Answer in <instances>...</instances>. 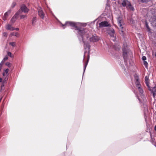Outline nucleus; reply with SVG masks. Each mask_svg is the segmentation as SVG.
<instances>
[{
  "label": "nucleus",
  "instance_id": "1",
  "mask_svg": "<svg viewBox=\"0 0 156 156\" xmlns=\"http://www.w3.org/2000/svg\"><path fill=\"white\" fill-rule=\"evenodd\" d=\"M77 30L78 34L81 36L84 46L86 45L85 49L89 48V45L88 43L89 40L90 42H97L100 40V38L96 35H89L82 28L78 29Z\"/></svg>",
  "mask_w": 156,
  "mask_h": 156
},
{
  "label": "nucleus",
  "instance_id": "2",
  "mask_svg": "<svg viewBox=\"0 0 156 156\" xmlns=\"http://www.w3.org/2000/svg\"><path fill=\"white\" fill-rule=\"evenodd\" d=\"M80 24V23H76L73 22L68 21L66 22L64 25L62 24V26L63 28H65L64 26H70L72 27H74L77 28L78 25Z\"/></svg>",
  "mask_w": 156,
  "mask_h": 156
},
{
  "label": "nucleus",
  "instance_id": "3",
  "mask_svg": "<svg viewBox=\"0 0 156 156\" xmlns=\"http://www.w3.org/2000/svg\"><path fill=\"white\" fill-rule=\"evenodd\" d=\"M117 21L118 25L119 26V29L120 34H122L124 32V29L123 27L122 26L123 24V21L122 18L120 17H119L117 19Z\"/></svg>",
  "mask_w": 156,
  "mask_h": 156
},
{
  "label": "nucleus",
  "instance_id": "4",
  "mask_svg": "<svg viewBox=\"0 0 156 156\" xmlns=\"http://www.w3.org/2000/svg\"><path fill=\"white\" fill-rule=\"evenodd\" d=\"M123 6H126L130 10L133 11L134 10L133 7L131 5L130 2L127 0H124L122 3Z\"/></svg>",
  "mask_w": 156,
  "mask_h": 156
},
{
  "label": "nucleus",
  "instance_id": "5",
  "mask_svg": "<svg viewBox=\"0 0 156 156\" xmlns=\"http://www.w3.org/2000/svg\"><path fill=\"white\" fill-rule=\"evenodd\" d=\"M131 53L129 51L125 48H124L123 50V55L125 61H126V59L128 56Z\"/></svg>",
  "mask_w": 156,
  "mask_h": 156
},
{
  "label": "nucleus",
  "instance_id": "6",
  "mask_svg": "<svg viewBox=\"0 0 156 156\" xmlns=\"http://www.w3.org/2000/svg\"><path fill=\"white\" fill-rule=\"evenodd\" d=\"M108 34L112 38V40L114 41L116 39L114 30L113 29H110L108 30Z\"/></svg>",
  "mask_w": 156,
  "mask_h": 156
},
{
  "label": "nucleus",
  "instance_id": "7",
  "mask_svg": "<svg viewBox=\"0 0 156 156\" xmlns=\"http://www.w3.org/2000/svg\"><path fill=\"white\" fill-rule=\"evenodd\" d=\"M20 13V11H18L13 16L10 20V23H14L16 20L17 17Z\"/></svg>",
  "mask_w": 156,
  "mask_h": 156
},
{
  "label": "nucleus",
  "instance_id": "8",
  "mask_svg": "<svg viewBox=\"0 0 156 156\" xmlns=\"http://www.w3.org/2000/svg\"><path fill=\"white\" fill-rule=\"evenodd\" d=\"M38 15L42 19H44V14L41 7L38 9Z\"/></svg>",
  "mask_w": 156,
  "mask_h": 156
},
{
  "label": "nucleus",
  "instance_id": "9",
  "mask_svg": "<svg viewBox=\"0 0 156 156\" xmlns=\"http://www.w3.org/2000/svg\"><path fill=\"white\" fill-rule=\"evenodd\" d=\"M20 9L22 12L25 13L29 11V9L24 5H22L21 6Z\"/></svg>",
  "mask_w": 156,
  "mask_h": 156
},
{
  "label": "nucleus",
  "instance_id": "10",
  "mask_svg": "<svg viewBox=\"0 0 156 156\" xmlns=\"http://www.w3.org/2000/svg\"><path fill=\"white\" fill-rule=\"evenodd\" d=\"M99 27H107L109 26L108 23L106 21L102 22L99 24Z\"/></svg>",
  "mask_w": 156,
  "mask_h": 156
},
{
  "label": "nucleus",
  "instance_id": "11",
  "mask_svg": "<svg viewBox=\"0 0 156 156\" xmlns=\"http://www.w3.org/2000/svg\"><path fill=\"white\" fill-rule=\"evenodd\" d=\"M134 77L135 80V83L136 87H140L141 85L140 84L139 81V80L138 76H137L136 75Z\"/></svg>",
  "mask_w": 156,
  "mask_h": 156
},
{
  "label": "nucleus",
  "instance_id": "12",
  "mask_svg": "<svg viewBox=\"0 0 156 156\" xmlns=\"http://www.w3.org/2000/svg\"><path fill=\"white\" fill-rule=\"evenodd\" d=\"M11 12V10H9L7 12L5 13L3 17V20H7L8 16L10 14Z\"/></svg>",
  "mask_w": 156,
  "mask_h": 156
},
{
  "label": "nucleus",
  "instance_id": "13",
  "mask_svg": "<svg viewBox=\"0 0 156 156\" xmlns=\"http://www.w3.org/2000/svg\"><path fill=\"white\" fill-rule=\"evenodd\" d=\"M5 28L8 30L11 31L15 30V28L13 27L11 25L9 24H7L5 26Z\"/></svg>",
  "mask_w": 156,
  "mask_h": 156
},
{
  "label": "nucleus",
  "instance_id": "14",
  "mask_svg": "<svg viewBox=\"0 0 156 156\" xmlns=\"http://www.w3.org/2000/svg\"><path fill=\"white\" fill-rule=\"evenodd\" d=\"M145 82L147 86L149 87V77L146 76L145 78Z\"/></svg>",
  "mask_w": 156,
  "mask_h": 156
},
{
  "label": "nucleus",
  "instance_id": "15",
  "mask_svg": "<svg viewBox=\"0 0 156 156\" xmlns=\"http://www.w3.org/2000/svg\"><path fill=\"white\" fill-rule=\"evenodd\" d=\"M10 36L11 37L12 36H14L16 37H18L19 36V34L17 32H12L10 34Z\"/></svg>",
  "mask_w": 156,
  "mask_h": 156
},
{
  "label": "nucleus",
  "instance_id": "16",
  "mask_svg": "<svg viewBox=\"0 0 156 156\" xmlns=\"http://www.w3.org/2000/svg\"><path fill=\"white\" fill-rule=\"evenodd\" d=\"M9 71V69H6L5 71V72L3 73V75L4 76L7 77L8 76V75L7 74L8 73Z\"/></svg>",
  "mask_w": 156,
  "mask_h": 156
},
{
  "label": "nucleus",
  "instance_id": "17",
  "mask_svg": "<svg viewBox=\"0 0 156 156\" xmlns=\"http://www.w3.org/2000/svg\"><path fill=\"white\" fill-rule=\"evenodd\" d=\"M152 93H155L156 92V84L154 87L152 88V89H150Z\"/></svg>",
  "mask_w": 156,
  "mask_h": 156
},
{
  "label": "nucleus",
  "instance_id": "18",
  "mask_svg": "<svg viewBox=\"0 0 156 156\" xmlns=\"http://www.w3.org/2000/svg\"><path fill=\"white\" fill-rule=\"evenodd\" d=\"M36 20L37 18L36 17H34L33 18V19L32 20V23L33 26H34L35 24Z\"/></svg>",
  "mask_w": 156,
  "mask_h": 156
},
{
  "label": "nucleus",
  "instance_id": "19",
  "mask_svg": "<svg viewBox=\"0 0 156 156\" xmlns=\"http://www.w3.org/2000/svg\"><path fill=\"white\" fill-rule=\"evenodd\" d=\"M139 91L141 94H142L143 93V90L142 89L141 87V86L137 87Z\"/></svg>",
  "mask_w": 156,
  "mask_h": 156
},
{
  "label": "nucleus",
  "instance_id": "20",
  "mask_svg": "<svg viewBox=\"0 0 156 156\" xmlns=\"http://www.w3.org/2000/svg\"><path fill=\"white\" fill-rule=\"evenodd\" d=\"M88 60H87V62L86 63V64L85 65V66H84V71L85 70V69H86V67L87 65V63H88V60H89V53H88Z\"/></svg>",
  "mask_w": 156,
  "mask_h": 156
},
{
  "label": "nucleus",
  "instance_id": "21",
  "mask_svg": "<svg viewBox=\"0 0 156 156\" xmlns=\"http://www.w3.org/2000/svg\"><path fill=\"white\" fill-rule=\"evenodd\" d=\"M9 44L13 47H15L16 46V43L15 42H10L9 43Z\"/></svg>",
  "mask_w": 156,
  "mask_h": 156
},
{
  "label": "nucleus",
  "instance_id": "22",
  "mask_svg": "<svg viewBox=\"0 0 156 156\" xmlns=\"http://www.w3.org/2000/svg\"><path fill=\"white\" fill-rule=\"evenodd\" d=\"M16 2H13L11 5V8H13L16 6Z\"/></svg>",
  "mask_w": 156,
  "mask_h": 156
},
{
  "label": "nucleus",
  "instance_id": "23",
  "mask_svg": "<svg viewBox=\"0 0 156 156\" xmlns=\"http://www.w3.org/2000/svg\"><path fill=\"white\" fill-rule=\"evenodd\" d=\"M5 65L7 66L8 67H10L11 66V64L9 62H7L6 63Z\"/></svg>",
  "mask_w": 156,
  "mask_h": 156
},
{
  "label": "nucleus",
  "instance_id": "24",
  "mask_svg": "<svg viewBox=\"0 0 156 156\" xmlns=\"http://www.w3.org/2000/svg\"><path fill=\"white\" fill-rule=\"evenodd\" d=\"M144 65H145V66L146 67V68H147V65H148V63H147V62L146 61H144Z\"/></svg>",
  "mask_w": 156,
  "mask_h": 156
},
{
  "label": "nucleus",
  "instance_id": "25",
  "mask_svg": "<svg viewBox=\"0 0 156 156\" xmlns=\"http://www.w3.org/2000/svg\"><path fill=\"white\" fill-rule=\"evenodd\" d=\"M8 56L11 57H13V56L12 55L11 53L10 52H8L7 53Z\"/></svg>",
  "mask_w": 156,
  "mask_h": 156
},
{
  "label": "nucleus",
  "instance_id": "26",
  "mask_svg": "<svg viewBox=\"0 0 156 156\" xmlns=\"http://www.w3.org/2000/svg\"><path fill=\"white\" fill-rule=\"evenodd\" d=\"M20 19H23L25 18H26L27 16L26 15H21V16H20Z\"/></svg>",
  "mask_w": 156,
  "mask_h": 156
},
{
  "label": "nucleus",
  "instance_id": "27",
  "mask_svg": "<svg viewBox=\"0 0 156 156\" xmlns=\"http://www.w3.org/2000/svg\"><path fill=\"white\" fill-rule=\"evenodd\" d=\"M8 59V58L7 56L5 57L3 59L2 61H5L6 60H7Z\"/></svg>",
  "mask_w": 156,
  "mask_h": 156
},
{
  "label": "nucleus",
  "instance_id": "28",
  "mask_svg": "<svg viewBox=\"0 0 156 156\" xmlns=\"http://www.w3.org/2000/svg\"><path fill=\"white\" fill-rule=\"evenodd\" d=\"M153 94V97L154 99L156 98V93H152Z\"/></svg>",
  "mask_w": 156,
  "mask_h": 156
},
{
  "label": "nucleus",
  "instance_id": "29",
  "mask_svg": "<svg viewBox=\"0 0 156 156\" xmlns=\"http://www.w3.org/2000/svg\"><path fill=\"white\" fill-rule=\"evenodd\" d=\"M146 27H147V29L148 30V31H150L151 29H150V28L149 27L148 25H147V23H146Z\"/></svg>",
  "mask_w": 156,
  "mask_h": 156
},
{
  "label": "nucleus",
  "instance_id": "30",
  "mask_svg": "<svg viewBox=\"0 0 156 156\" xmlns=\"http://www.w3.org/2000/svg\"><path fill=\"white\" fill-rule=\"evenodd\" d=\"M146 27H147V29L148 30V31H150L151 29H150V28L149 27L148 25H147V23H146Z\"/></svg>",
  "mask_w": 156,
  "mask_h": 156
},
{
  "label": "nucleus",
  "instance_id": "31",
  "mask_svg": "<svg viewBox=\"0 0 156 156\" xmlns=\"http://www.w3.org/2000/svg\"><path fill=\"white\" fill-rule=\"evenodd\" d=\"M142 59L144 61L146 59V58L145 56H144L142 57Z\"/></svg>",
  "mask_w": 156,
  "mask_h": 156
},
{
  "label": "nucleus",
  "instance_id": "32",
  "mask_svg": "<svg viewBox=\"0 0 156 156\" xmlns=\"http://www.w3.org/2000/svg\"><path fill=\"white\" fill-rule=\"evenodd\" d=\"M141 1L143 2H147L148 1H149L150 0H141Z\"/></svg>",
  "mask_w": 156,
  "mask_h": 156
},
{
  "label": "nucleus",
  "instance_id": "33",
  "mask_svg": "<svg viewBox=\"0 0 156 156\" xmlns=\"http://www.w3.org/2000/svg\"><path fill=\"white\" fill-rule=\"evenodd\" d=\"M3 35L5 36L6 37L7 36V34L5 32L3 33Z\"/></svg>",
  "mask_w": 156,
  "mask_h": 156
},
{
  "label": "nucleus",
  "instance_id": "34",
  "mask_svg": "<svg viewBox=\"0 0 156 156\" xmlns=\"http://www.w3.org/2000/svg\"><path fill=\"white\" fill-rule=\"evenodd\" d=\"M5 78L4 79V81L5 82L7 80L8 78L6 77H7L5 76Z\"/></svg>",
  "mask_w": 156,
  "mask_h": 156
},
{
  "label": "nucleus",
  "instance_id": "35",
  "mask_svg": "<svg viewBox=\"0 0 156 156\" xmlns=\"http://www.w3.org/2000/svg\"><path fill=\"white\" fill-rule=\"evenodd\" d=\"M15 30H16L17 31H18L19 30V29L18 28H15Z\"/></svg>",
  "mask_w": 156,
  "mask_h": 156
},
{
  "label": "nucleus",
  "instance_id": "36",
  "mask_svg": "<svg viewBox=\"0 0 156 156\" xmlns=\"http://www.w3.org/2000/svg\"><path fill=\"white\" fill-rule=\"evenodd\" d=\"M2 78H0V82H1L2 81Z\"/></svg>",
  "mask_w": 156,
  "mask_h": 156
},
{
  "label": "nucleus",
  "instance_id": "37",
  "mask_svg": "<svg viewBox=\"0 0 156 156\" xmlns=\"http://www.w3.org/2000/svg\"><path fill=\"white\" fill-rule=\"evenodd\" d=\"M154 130L156 131V126H154Z\"/></svg>",
  "mask_w": 156,
  "mask_h": 156
},
{
  "label": "nucleus",
  "instance_id": "38",
  "mask_svg": "<svg viewBox=\"0 0 156 156\" xmlns=\"http://www.w3.org/2000/svg\"><path fill=\"white\" fill-rule=\"evenodd\" d=\"M86 54V52H85V53H84V57L85 56V54Z\"/></svg>",
  "mask_w": 156,
  "mask_h": 156
},
{
  "label": "nucleus",
  "instance_id": "39",
  "mask_svg": "<svg viewBox=\"0 0 156 156\" xmlns=\"http://www.w3.org/2000/svg\"><path fill=\"white\" fill-rule=\"evenodd\" d=\"M154 55L156 56V52L155 53H154Z\"/></svg>",
  "mask_w": 156,
  "mask_h": 156
},
{
  "label": "nucleus",
  "instance_id": "40",
  "mask_svg": "<svg viewBox=\"0 0 156 156\" xmlns=\"http://www.w3.org/2000/svg\"><path fill=\"white\" fill-rule=\"evenodd\" d=\"M155 26H156V23H155Z\"/></svg>",
  "mask_w": 156,
  "mask_h": 156
}]
</instances>
